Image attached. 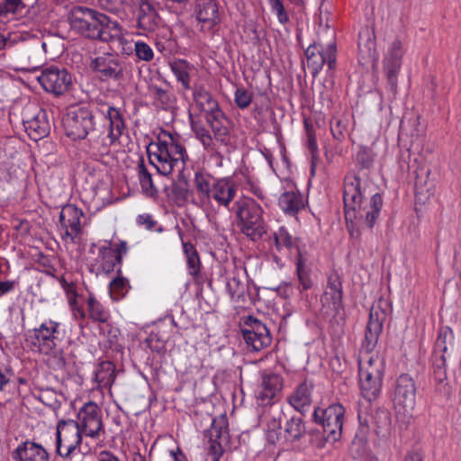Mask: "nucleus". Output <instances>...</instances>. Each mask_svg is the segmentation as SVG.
<instances>
[{
    "label": "nucleus",
    "mask_w": 461,
    "mask_h": 461,
    "mask_svg": "<svg viewBox=\"0 0 461 461\" xmlns=\"http://www.w3.org/2000/svg\"><path fill=\"white\" fill-rule=\"evenodd\" d=\"M384 320V311L371 308L362 343L366 354H370L377 345ZM384 370V359L378 355H366L359 360V386L361 394L368 402L376 399L381 392Z\"/></svg>",
    "instance_id": "1"
},
{
    "label": "nucleus",
    "mask_w": 461,
    "mask_h": 461,
    "mask_svg": "<svg viewBox=\"0 0 461 461\" xmlns=\"http://www.w3.org/2000/svg\"><path fill=\"white\" fill-rule=\"evenodd\" d=\"M306 434V427L300 416H292L284 426V438L287 442L299 441Z\"/></svg>",
    "instance_id": "32"
},
{
    "label": "nucleus",
    "mask_w": 461,
    "mask_h": 461,
    "mask_svg": "<svg viewBox=\"0 0 461 461\" xmlns=\"http://www.w3.org/2000/svg\"><path fill=\"white\" fill-rule=\"evenodd\" d=\"M122 77V82L121 83L123 87L128 86L132 78L131 69L125 68L124 71H117V80Z\"/></svg>",
    "instance_id": "63"
},
{
    "label": "nucleus",
    "mask_w": 461,
    "mask_h": 461,
    "mask_svg": "<svg viewBox=\"0 0 461 461\" xmlns=\"http://www.w3.org/2000/svg\"><path fill=\"white\" fill-rule=\"evenodd\" d=\"M26 5L22 0H5L0 4V16H6L9 14L22 15Z\"/></svg>",
    "instance_id": "45"
},
{
    "label": "nucleus",
    "mask_w": 461,
    "mask_h": 461,
    "mask_svg": "<svg viewBox=\"0 0 461 461\" xmlns=\"http://www.w3.org/2000/svg\"><path fill=\"white\" fill-rule=\"evenodd\" d=\"M59 323L49 321L28 331L26 341L32 350L48 355L57 347Z\"/></svg>",
    "instance_id": "9"
},
{
    "label": "nucleus",
    "mask_w": 461,
    "mask_h": 461,
    "mask_svg": "<svg viewBox=\"0 0 461 461\" xmlns=\"http://www.w3.org/2000/svg\"><path fill=\"white\" fill-rule=\"evenodd\" d=\"M446 362V355L438 354L436 357L433 353L434 376L438 383H443L447 379Z\"/></svg>",
    "instance_id": "47"
},
{
    "label": "nucleus",
    "mask_w": 461,
    "mask_h": 461,
    "mask_svg": "<svg viewBox=\"0 0 461 461\" xmlns=\"http://www.w3.org/2000/svg\"><path fill=\"white\" fill-rule=\"evenodd\" d=\"M168 67L183 89L190 90L192 88L191 79L195 71L194 66L185 59H174L168 61Z\"/></svg>",
    "instance_id": "27"
},
{
    "label": "nucleus",
    "mask_w": 461,
    "mask_h": 461,
    "mask_svg": "<svg viewBox=\"0 0 461 461\" xmlns=\"http://www.w3.org/2000/svg\"><path fill=\"white\" fill-rule=\"evenodd\" d=\"M210 159L213 160L217 167H222L224 166V157L218 150L216 144L212 147V150H205Z\"/></svg>",
    "instance_id": "59"
},
{
    "label": "nucleus",
    "mask_w": 461,
    "mask_h": 461,
    "mask_svg": "<svg viewBox=\"0 0 461 461\" xmlns=\"http://www.w3.org/2000/svg\"><path fill=\"white\" fill-rule=\"evenodd\" d=\"M38 81L47 92L56 95L66 93L72 86V77L68 70L54 66L44 69Z\"/></svg>",
    "instance_id": "14"
},
{
    "label": "nucleus",
    "mask_w": 461,
    "mask_h": 461,
    "mask_svg": "<svg viewBox=\"0 0 461 461\" xmlns=\"http://www.w3.org/2000/svg\"><path fill=\"white\" fill-rule=\"evenodd\" d=\"M212 176L202 172H196L194 175V185L197 194L202 202H209L210 194L212 189V183H211Z\"/></svg>",
    "instance_id": "38"
},
{
    "label": "nucleus",
    "mask_w": 461,
    "mask_h": 461,
    "mask_svg": "<svg viewBox=\"0 0 461 461\" xmlns=\"http://www.w3.org/2000/svg\"><path fill=\"white\" fill-rule=\"evenodd\" d=\"M22 58L23 60H27L26 65L18 67L16 70L19 71H35L41 68L42 64V58L40 53V46H26L22 51Z\"/></svg>",
    "instance_id": "34"
},
{
    "label": "nucleus",
    "mask_w": 461,
    "mask_h": 461,
    "mask_svg": "<svg viewBox=\"0 0 461 461\" xmlns=\"http://www.w3.org/2000/svg\"><path fill=\"white\" fill-rule=\"evenodd\" d=\"M313 384L303 381L287 396V402L297 411L303 413L312 402Z\"/></svg>",
    "instance_id": "24"
},
{
    "label": "nucleus",
    "mask_w": 461,
    "mask_h": 461,
    "mask_svg": "<svg viewBox=\"0 0 461 461\" xmlns=\"http://www.w3.org/2000/svg\"><path fill=\"white\" fill-rule=\"evenodd\" d=\"M278 205L286 215L295 216L304 208V200L299 192H284L278 199Z\"/></svg>",
    "instance_id": "29"
},
{
    "label": "nucleus",
    "mask_w": 461,
    "mask_h": 461,
    "mask_svg": "<svg viewBox=\"0 0 461 461\" xmlns=\"http://www.w3.org/2000/svg\"><path fill=\"white\" fill-rule=\"evenodd\" d=\"M342 296L341 281L338 275H331L329 277L326 290L321 296L322 306L337 315L343 309Z\"/></svg>",
    "instance_id": "22"
},
{
    "label": "nucleus",
    "mask_w": 461,
    "mask_h": 461,
    "mask_svg": "<svg viewBox=\"0 0 461 461\" xmlns=\"http://www.w3.org/2000/svg\"><path fill=\"white\" fill-rule=\"evenodd\" d=\"M357 164L362 168H369L374 161V155L367 148H360L356 156Z\"/></svg>",
    "instance_id": "53"
},
{
    "label": "nucleus",
    "mask_w": 461,
    "mask_h": 461,
    "mask_svg": "<svg viewBox=\"0 0 461 461\" xmlns=\"http://www.w3.org/2000/svg\"><path fill=\"white\" fill-rule=\"evenodd\" d=\"M158 14L150 4L142 3L140 5L138 25L141 30L154 32L158 26Z\"/></svg>",
    "instance_id": "31"
},
{
    "label": "nucleus",
    "mask_w": 461,
    "mask_h": 461,
    "mask_svg": "<svg viewBox=\"0 0 461 461\" xmlns=\"http://www.w3.org/2000/svg\"><path fill=\"white\" fill-rule=\"evenodd\" d=\"M296 273L300 284L301 292L306 291L312 288V280L310 276V270L307 268L305 262L299 255L296 262Z\"/></svg>",
    "instance_id": "43"
},
{
    "label": "nucleus",
    "mask_w": 461,
    "mask_h": 461,
    "mask_svg": "<svg viewBox=\"0 0 461 461\" xmlns=\"http://www.w3.org/2000/svg\"><path fill=\"white\" fill-rule=\"evenodd\" d=\"M230 441V434L225 420L219 423L213 420L211 429V438L207 448L206 461H220L223 452L224 446Z\"/></svg>",
    "instance_id": "20"
},
{
    "label": "nucleus",
    "mask_w": 461,
    "mask_h": 461,
    "mask_svg": "<svg viewBox=\"0 0 461 461\" xmlns=\"http://www.w3.org/2000/svg\"><path fill=\"white\" fill-rule=\"evenodd\" d=\"M358 56L362 62L376 60V42L375 31L368 26L363 27L358 33Z\"/></svg>",
    "instance_id": "25"
},
{
    "label": "nucleus",
    "mask_w": 461,
    "mask_h": 461,
    "mask_svg": "<svg viewBox=\"0 0 461 461\" xmlns=\"http://www.w3.org/2000/svg\"><path fill=\"white\" fill-rule=\"evenodd\" d=\"M194 11L201 31L210 32L220 23L219 7L215 0H197Z\"/></svg>",
    "instance_id": "21"
},
{
    "label": "nucleus",
    "mask_w": 461,
    "mask_h": 461,
    "mask_svg": "<svg viewBox=\"0 0 461 461\" xmlns=\"http://www.w3.org/2000/svg\"><path fill=\"white\" fill-rule=\"evenodd\" d=\"M167 339V333L160 327H157L146 339V343L152 351L161 353L166 350Z\"/></svg>",
    "instance_id": "39"
},
{
    "label": "nucleus",
    "mask_w": 461,
    "mask_h": 461,
    "mask_svg": "<svg viewBox=\"0 0 461 461\" xmlns=\"http://www.w3.org/2000/svg\"><path fill=\"white\" fill-rule=\"evenodd\" d=\"M101 369L96 373V377L101 381L107 379L105 384L113 383L115 379V365L113 362H103Z\"/></svg>",
    "instance_id": "51"
},
{
    "label": "nucleus",
    "mask_w": 461,
    "mask_h": 461,
    "mask_svg": "<svg viewBox=\"0 0 461 461\" xmlns=\"http://www.w3.org/2000/svg\"><path fill=\"white\" fill-rule=\"evenodd\" d=\"M87 306L92 320L103 323L108 321L109 312L93 295L88 297Z\"/></svg>",
    "instance_id": "41"
},
{
    "label": "nucleus",
    "mask_w": 461,
    "mask_h": 461,
    "mask_svg": "<svg viewBox=\"0 0 461 461\" xmlns=\"http://www.w3.org/2000/svg\"><path fill=\"white\" fill-rule=\"evenodd\" d=\"M15 461H49L47 451L33 442L26 441L13 453Z\"/></svg>",
    "instance_id": "28"
},
{
    "label": "nucleus",
    "mask_w": 461,
    "mask_h": 461,
    "mask_svg": "<svg viewBox=\"0 0 461 461\" xmlns=\"http://www.w3.org/2000/svg\"><path fill=\"white\" fill-rule=\"evenodd\" d=\"M194 106L200 111L210 116L214 111H220L218 102L212 95L202 86H195L193 90Z\"/></svg>",
    "instance_id": "30"
},
{
    "label": "nucleus",
    "mask_w": 461,
    "mask_h": 461,
    "mask_svg": "<svg viewBox=\"0 0 461 461\" xmlns=\"http://www.w3.org/2000/svg\"><path fill=\"white\" fill-rule=\"evenodd\" d=\"M83 216L82 210L74 204L68 203L62 207L59 213V223L61 229L64 230L63 240L69 239L74 241L75 238L80 235L82 230L81 218Z\"/></svg>",
    "instance_id": "19"
},
{
    "label": "nucleus",
    "mask_w": 461,
    "mask_h": 461,
    "mask_svg": "<svg viewBox=\"0 0 461 461\" xmlns=\"http://www.w3.org/2000/svg\"><path fill=\"white\" fill-rule=\"evenodd\" d=\"M253 99V93L243 86L237 87L234 93V102L236 105L244 110L248 108Z\"/></svg>",
    "instance_id": "49"
},
{
    "label": "nucleus",
    "mask_w": 461,
    "mask_h": 461,
    "mask_svg": "<svg viewBox=\"0 0 461 461\" xmlns=\"http://www.w3.org/2000/svg\"><path fill=\"white\" fill-rule=\"evenodd\" d=\"M113 180H101L96 186L95 194L104 203L111 204L113 202Z\"/></svg>",
    "instance_id": "46"
},
{
    "label": "nucleus",
    "mask_w": 461,
    "mask_h": 461,
    "mask_svg": "<svg viewBox=\"0 0 461 461\" xmlns=\"http://www.w3.org/2000/svg\"><path fill=\"white\" fill-rule=\"evenodd\" d=\"M83 430L74 420H60L57 424L56 452L68 457L77 448L80 449Z\"/></svg>",
    "instance_id": "8"
},
{
    "label": "nucleus",
    "mask_w": 461,
    "mask_h": 461,
    "mask_svg": "<svg viewBox=\"0 0 461 461\" xmlns=\"http://www.w3.org/2000/svg\"><path fill=\"white\" fill-rule=\"evenodd\" d=\"M345 126L340 120H334L330 123V131L333 137L337 140H341L344 137Z\"/></svg>",
    "instance_id": "60"
},
{
    "label": "nucleus",
    "mask_w": 461,
    "mask_h": 461,
    "mask_svg": "<svg viewBox=\"0 0 461 461\" xmlns=\"http://www.w3.org/2000/svg\"><path fill=\"white\" fill-rule=\"evenodd\" d=\"M134 52L139 59L150 61L154 57V52L150 46L143 41L134 43Z\"/></svg>",
    "instance_id": "54"
},
{
    "label": "nucleus",
    "mask_w": 461,
    "mask_h": 461,
    "mask_svg": "<svg viewBox=\"0 0 461 461\" xmlns=\"http://www.w3.org/2000/svg\"><path fill=\"white\" fill-rule=\"evenodd\" d=\"M272 12H274L280 23L285 24L289 22V16L286 13L282 0H268Z\"/></svg>",
    "instance_id": "56"
},
{
    "label": "nucleus",
    "mask_w": 461,
    "mask_h": 461,
    "mask_svg": "<svg viewBox=\"0 0 461 461\" xmlns=\"http://www.w3.org/2000/svg\"><path fill=\"white\" fill-rule=\"evenodd\" d=\"M69 22L71 28L86 38L107 42L113 40L115 23L94 9L74 6L69 14Z\"/></svg>",
    "instance_id": "4"
},
{
    "label": "nucleus",
    "mask_w": 461,
    "mask_h": 461,
    "mask_svg": "<svg viewBox=\"0 0 461 461\" xmlns=\"http://www.w3.org/2000/svg\"><path fill=\"white\" fill-rule=\"evenodd\" d=\"M235 206L237 224L241 233L253 241L259 240L267 233L263 208L251 198L240 199Z\"/></svg>",
    "instance_id": "5"
},
{
    "label": "nucleus",
    "mask_w": 461,
    "mask_h": 461,
    "mask_svg": "<svg viewBox=\"0 0 461 461\" xmlns=\"http://www.w3.org/2000/svg\"><path fill=\"white\" fill-rule=\"evenodd\" d=\"M119 44L122 47V54L130 56L134 51V43L132 41H128L125 39H120Z\"/></svg>",
    "instance_id": "64"
},
{
    "label": "nucleus",
    "mask_w": 461,
    "mask_h": 461,
    "mask_svg": "<svg viewBox=\"0 0 461 461\" xmlns=\"http://www.w3.org/2000/svg\"><path fill=\"white\" fill-rule=\"evenodd\" d=\"M244 189L251 192L254 195H256L260 200H264L265 196L263 194V190L261 189L258 183L250 177H248L246 183L244 184Z\"/></svg>",
    "instance_id": "58"
},
{
    "label": "nucleus",
    "mask_w": 461,
    "mask_h": 461,
    "mask_svg": "<svg viewBox=\"0 0 461 461\" xmlns=\"http://www.w3.org/2000/svg\"><path fill=\"white\" fill-rule=\"evenodd\" d=\"M66 135L73 140L85 139L94 129V115L86 106H70L62 120Z\"/></svg>",
    "instance_id": "6"
},
{
    "label": "nucleus",
    "mask_w": 461,
    "mask_h": 461,
    "mask_svg": "<svg viewBox=\"0 0 461 461\" xmlns=\"http://www.w3.org/2000/svg\"><path fill=\"white\" fill-rule=\"evenodd\" d=\"M15 285L16 281L14 280L0 281V296L14 291Z\"/></svg>",
    "instance_id": "62"
},
{
    "label": "nucleus",
    "mask_w": 461,
    "mask_h": 461,
    "mask_svg": "<svg viewBox=\"0 0 461 461\" xmlns=\"http://www.w3.org/2000/svg\"><path fill=\"white\" fill-rule=\"evenodd\" d=\"M284 380L279 374L264 371L255 394L263 405L272 404L283 389Z\"/></svg>",
    "instance_id": "16"
},
{
    "label": "nucleus",
    "mask_w": 461,
    "mask_h": 461,
    "mask_svg": "<svg viewBox=\"0 0 461 461\" xmlns=\"http://www.w3.org/2000/svg\"><path fill=\"white\" fill-rule=\"evenodd\" d=\"M100 112L105 115L106 118L109 119V134L107 138L109 139L110 144H113L115 141V137L113 136V125L114 121L113 117V112L115 111V108L113 104H109L107 103H100Z\"/></svg>",
    "instance_id": "52"
},
{
    "label": "nucleus",
    "mask_w": 461,
    "mask_h": 461,
    "mask_svg": "<svg viewBox=\"0 0 461 461\" xmlns=\"http://www.w3.org/2000/svg\"><path fill=\"white\" fill-rule=\"evenodd\" d=\"M149 92L162 108L169 106L172 104L171 95L167 90L152 85L149 87Z\"/></svg>",
    "instance_id": "48"
},
{
    "label": "nucleus",
    "mask_w": 461,
    "mask_h": 461,
    "mask_svg": "<svg viewBox=\"0 0 461 461\" xmlns=\"http://www.w3.org/2000/svg\"><path fill=\"white\" fill-rule=\"evenodd\" d=\"M190 119H192L191 113ZM191 127L195 138L200 141L204 150H212V147L216 143L209 130H207L203 125L194 122L193 120H191Z\"/></svg>",
    "instance_id": "40"
},
{
    "label": "nucleus",
    "mask_w": 461,
    "mask_h": 461,
    "mask_svg": "<svg viewBox=\"0 0 461 461\" xmlns=\"http://www.w3.org/2000/svg\"><path fill=\"white\" fill-rule=\"evenodd\" d=\"M131 288L129 280L121 275V270H117V301L126 296Z\"/></svg>",
    "instance_id": "57"
},
{
    "label": "nucleus",
    "mask_w": 461,
    "mask_h": 461,
    "mask_svg": "<svg viewBox=\"0 0 461 461\" xmlns=\"http://www.w3.org/2000/svg\"><path fill=\"white\" fill-rule=\"evenodd\" d=\"M453 339L454 335L452 330L449 328L442 329L438 333L434 346V354H436V357H438V354L446 355L448 345L451 346L453 344Z\"/></svg>",
    "instance_id": "42"
},
{
    "label": "nucleus",
    "mask_w": 461,
    "mask_h": 461,
    "mask_svg": "<svg viewBox=\"0 0 461 461\" xmlns=\"http://www.w3.org/2000/svg\"><path fill=\"white\" fill-rule=\"evenodd\" d=\"M404 54L402 43L399 40L393 41L388 48L384 59V69L387 77L388 87L393 94L396 93L397 76L401 69L402 59Z\"/></svg>",
    "instance_id": "15"
},
{
    "label": "nucleus",
    "mask_w": 461,
    "mask_h": 461,
    "mask_svg": "<svg viewBox=\"0 0 461 461\" xmlns=\"http://www.w3.org/2000/svg\"><path fill=\"white\" fill-rule=\"evenodd\" d=\"M275 244L278 250L282 249H291L296 246V240L285 227H280L274 234Z\"/></svg>",
    "instance_id": "44"
},
{
    "label": "nucleus",
    "mask_w": 461,
    "mask_h": 461,
    "mask_svg": "<svg viewBox=\"0 0 461 461\" xmlns=\"http://www.w3.org/2000/svg\"><path fill=\"white\" fill-rule=\"evenodd\" d=\"M206 122L213 133L215 143H220L230 151L234 149V137L230 131V122L221 110L214 111V113L206 116Z\"/></svg>",
    "instance_id": "17"
},
{
    "label": "nucleus",
    "mask_w": 461,
    "mask_h": 461,
    "mask_svg": "<svg viewBox=\"0 0 461 461\" xmlns=\"http://www.w3.org/2000/svg\"><path fill=\"white\" fill-rule=\"evenodd\" d=\"M134 154L137 153L128 154L125 150L117 152V160H122L127 167H131L133 165L137 167V158L134 157Z\"/></svg>",
    "instance_id": "61"
},
{
    "label": "nucleus",
    "mask_w": 461,
    "mask_h": 461,
    "mask_svg": "<svg viewBox=\"0 0 461 461\" xmlns=\"http://www.w3.org/2000/svg\"><path fill=\"white\" fill-rule=\"evenodd\" d=\"M237 188L230 176L213 181L210 200L213 199L220 206L227 208L234 199Z\"/></svg>",
    "instance_id": "23"
},
{
    "label": "nucleus",
    "mask_w": 461,
    "mask_h": 461,
    "mask_svg": "<svg viewBox=\"0 0 461 461\" xmlns=\"http://www.w3.org/2000/svg\"><path fill=\"white\" fill-rule=\"evenodd\" d=\"M77 419L84 434L91 438L98 435L102 429L101 410L94 402H88L79 410Z\"/></svg>",
    "instance_id": "18"
},
{
    "label": "nucleus",
    "mask_w": 461,
    "mask_h": 461,
    "mask_svg": "<svg viewBox=\"0 0 461 461\" xmlns=\"http://www.w3.org/2000/svg\"><path fill=\"white\" fill-rule=\"evenodd\" d=\"M95 70L99 73L101 80L104 81L115 77V59L113 55L106 53L95 59Z\"/></svg>",
    "instance_id": "35"
},
{
    "label": "nucleus",
    "mask_w": 461,
    "mask_h": 461,
    "mask_svg": "<svg viewBox=\"0 0 461 461\" xmlns=\"http://www.w3.org/2000/svg\"><path fill=\"white\" fill-rule=\"evenodd\" d=\"M226 289L233 303L240 306L246 303L247 285L238 276H233L228 279Z\"/></svg>",
    "instance_id": "33"
},
{
    "label": "nucleus",
    "mask_w": 461,
    "mask_h": 461,
    "mask_svg": "<svg viewBox=\"0 0 461 461\" xmlns=\"http://www.w3.org/2000/svg\"><path fill=\"white\" fill-rule=\"evenodd\" d=\"M336 44L331 42L325 48L318 43L311 44L305 50L307 66L313 77H316L325 64L329 69H333L336 65Z\"/></svg>",
    "instance_id": "13"
},
{
    "label": "nucleus",
    "mask_w": 461,
    "mask_h": 461,
    "mask_svg": "<svg viewBox=\"0 0 461 461\" xmlns=\"http://www.w3.org/2000/svg\"><path fill=\"white\" fill-rule=\"evenodd\" d=\"M416 384L410 375L398 376L393 391V405L398 414L411 415L416 405Z\"/></svg>",
    "instance_id": "10"
},
{
    "label": "nucleus",
    "mask_w": 461,
    "mask_h": 461,
    "mask_svg": "<svg viewBox=\"0 0 461 461\" xmlns=\"http://www.w3.org/2000/svg\"><path fill=\"white\" fill-rule=\"evenodd\" d=\"M313 420L322 427L329 440L337 442L342 435L345 408L340 403L330 404L326 409L315 408Z\"/></svg>",
    "instance_id": "7"
},
{
    "label": "nucleus",
    "mask_w": 461,
    "mask_h": 461,
    "mask_svg": "<svg viewBox=\"0 0 461 461\" xmlns=\"http://www.w3.org/2000/svg\"><path fill=\"white\" fill-rule=\"evenodd\" d=\"M304 128L306 131L307 137V148L310 150L312 158H314L317 157L319 150L315 136V131L313 129V125L307 120L304 121Z\"/></svg>",
    "instance_id": "50"
},
{
    "label": "nucleus",
    "mask_w": 461,
    "mask_h": 461,
    "mask_svg": "<svg viewBox=\"0 0 461 461\" xmlns=\"http://www.w3.org/2000/svg\"><path fill=\"white\" fill-rule=\"evenodd\" d=\"M243 339L253 351H260L272 342L271 334L267 326L258 319L248 316L241 329Z\"/></svg>",
    "instance_id": "12"
},
{
    "label": "nucleus",
    "mask_w": 461,
    "mask_h": 461,
    "mask_svg": "<svg viewBox=\"0 0 461 461\" xmlns=\"http://www.w3.org/2000/svg\"><path fill=\"white\" fill-rule=\"evenodd\" d=\"M134 157L137 158L136 170L138 171L141 190L147 195L152 196L156 193V188L154 187L151 175L145 167L141 158L138 154H134Z\"/></svg>",
    "instance_id": "36"
},
{
    "label": "nucleus",
    "mask_w": 461,
    "mask_h": 461,
    "mask_svg": "<svg viewBox=\"0 0 461 461\" xmlns=\"http://www.w3.org/2000/svg\"><path fill=\"white\" fill-rule=\"evenodd\" d=\"M149 163L163 176L170 175L175 168L182 170L188 159L185 146L171 133L162 131L147 147Z\"/></svg>",
    "instance_id": "3"
},
{
    "label": "nucleus",
    "mask_w": 461,
    "mask_h": 461,
    "mask_svg": "<svg viewBox=\"0 0 461 461\" xmlns=\"http://www.w3.org/2000/svg\"><path fill=\"white\" fill-rule=\"evenodd\" d=\"M97 274L110 275L115 267V245L112 240H105L99 247L98 255L95 258Z\"/></svg>",
    "instance_id": "26"
},
{
    "label": "nucleus",
    "mask_w": 461,
    "mask_h": 461,
    "mask_svg": "<svg viewBox=\"0 0 461 461\" xmlns=\"http://www.w3.org/2000/svg\"><path fill=\"white\" fill-rule=\"evenodd\" d=\"M23 124L28 136L38 141L49 135L50 122L47 112L37 106H28L23 112Z\"/></svg>",
    "instance_id": "11"
},
{
    "label": "nucleus",
    "mask_w": 461,
    "mask_h": 461,
    "mask_svg": "<svg viewBox=\"0 0 461 461\" xmlns=\"http://www.w3.org/2000/svg\"><path fill=\"white\" fill-rule=\"evenodd\" d=\"M136 221L140 226L144 227L148 230H156L158 232L163 230L162 227H158V221L149 213L140 214Z\"/></svg>",
    "instance_id": "55"
},
{
    "label": "nucleus",
    "mask_w": 461,
    "mask_h": 461,
    "mask_svg": "<svg viewBox=\"0 0 461 461\" xmlns=\"http://www.w3.org/2000/svg\"><path fill=\"white\" fill-rule=\"evenodd\" d=\"M183 249L186 258L188 273L197 277L201 271V261L196 249L189 242H183Z\"/></svg>",
    "instance_id": "37"
},
{
    "label": "nucleus",
    "mask_w": 461,
    "mask_h": 461,
    "mask_svg": "<svg viewBox=\"0 0 461 461\" xmlns=\"http://www.w3.org/2000/svg\"><path fill=\"white\" fill-rule=\"evenodd\" d=\"M367 176L349 173L344 178L343 201L347 221H354L372 229L383 207L379 193L371 194Z\"/></svg>",
    "instance_id": "2"
}]
</instances>
